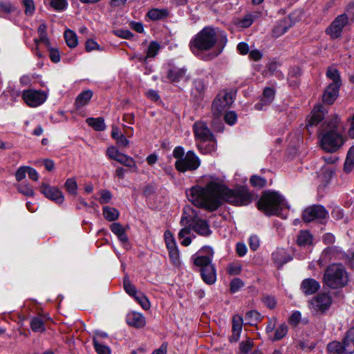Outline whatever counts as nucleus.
<instances>
[{"label":"nucleus","mask_w":354,"mask_h":354,"mask_svg":"<svg viewBox=\"0 0 354 354\" xmlns=\"http://www.w3.org/2000/svg\"><path fill=\"white\" fill-rule=\"evenodd\" d=\"M111 232L115 234L119 241L122 243L125 249H129V238L126 233V229L120 223H113L110 225Z\"/></svg>","instance_id":"18"},{"label":"nucleus","mask_w":354,"mask_h":354,"mask_svg":"<svg viewBox=\"0 0 354 354\" xmlns=\"http://www.w3.org/2000/svg\"><path fill=\"white\" fill-rule=\"evenodd\" d=\"M319 134V141L321 147L326 151L335 152L344 143L342 133L346 130L342 124L341 119L337 115H332L327 120Z\"/></svg>","instance_id":"3"},{"label":"nucleus","mask_w":354,"mask_h":354,"mask_svg":"<svg viewBox=\"0 0 354 354\" xmlns=\"http://www.w3.org/2000/svg\"><path fill=\"white\" fill-rule=\"evenodd\" d=\"M30 326L34 332H43L46 328L44 318L40 316L33 317Z\"/></svg>","instance_id":"35"},{"label":"nucleus","mask_w":354,"mask_h":354,"mask_svg":"<svg viewBox=\"0 0 354 354\" xmlns=\"http://www.w3.org/2000/svg\"><path fill=\"white\" fill-rule=\"evenodd\" d=\"M198 151L203 154H209L214 152L217 148L216 140L213 138L212 140L196 142Z\"/></svg>","instance_id":"25"},{"label":"nucleus","mask_w":354,"mask_h":354,"mask_svg":"<svg viewBox=\"0 0 354 354\" xmlns=\"http://www.w3.org/2000/svg\"><path fill=\"white\" fill-rule=\"evenodd\" d=\"M168 15V11L166 9L153 8L149 10L147 16L153 21L160 20L166 17Z\"/></svg>","instance_id":"32"},{"label":"nucleus","mask_w":354,"mask_h":354,"mask_svg":"<svg viewBox=\"0 0 354 354\" xmlns=\"http://www.w3.org/2000/svg\"><path fill=\"white\" fill-rule=\"evenodd\" d=\"M47 27L45 24H41L38 28V35L39 38H36L34 39L35 44L36 45L35 48V53L39 57H41L43 55L41 52L39 50V45L40 43L44 44L47 48H50V40L47 36Z\"/></svg>","instance_id":"17"},{"label":"nucleus","mask_w":354,"mask_h":354,"mask_svg":"<svg viewBox=\"0 0 354 354\" xmlns=\"http://www.w3.org/2000/svg\"><path fill=\"white\" fill-rule=\"evenodd\" d=\"M169 257L171 263L175 266L180 264L179 250L177 247L168 249Z\"/></svg>","instance_id":"41"},{"label":"nucleus","mask_w":354,"mask_h":354,"mask_svg":"<svg viewBox=\"0 0 354 354\" xmlns=\"http://www.w3.org/2000/svg\"><path fill=\"white\" fill-rule=\"evenodd\" d=\"M341 343L345 354L354 353V327L350 328L346 332Z\"/></svg>","instance_id":"19"},{"label":"nucleus","mask_w":354,"mask_h":354,"mask_svg":"<svg viewBox=\"0 0 354 354\" xmlns=\"http://www.w3.org/2000/svg\"><path fill=\"white\" fill-rule=\"evenodd\" d=\"M348 23V18L347 15L342 14L338 15L326 29V32L333 39L338 38L341 36L344 28Z\"/></svg>","instance_id":"12"},{"label":"nucleus","mask_w":354,"mask_h":354,"mask_svg":"<svg viewBox=\"0 0 354 354\" xmlns=\"http://www.w3.org/2000/svg\"><path fill=\"white\" fill-rule=\"evenodd\" d=\"M50 4L53 9L57 11L64 10L68 5L66 0H51Z\"/></svg>","instance_id":"53"},{"label":"nucleus","mask_w":354,"mask_h":354,"mask_svg":"<svg viewBox=\"0 0 354 354\" xmlns=\"http://www.w3.org/2000/svg\"><path fill=\"white\" fill-rule=\"evenodd\" d=\"M23 4L25 7V12L28 15H31L35 11V4L33 0H23Z\"/></svg>","instance_id":"59"},{"label":"nucleus","mask_w":354,"mask_h":354,"mask_svg":"<svg viewBox=\"0 0 354 354\" xmlns=\"http://www.w3.org/2000/svg\"><path fill=\"white\" fill-rule=\"evenodd\" d=\"M17 189L20 193L26 196H32L34 195L32 187L27 183L19 184L17 186Z\"/></svg>","instance_id":"46"},{"label":"nucleus","mask_w":354,"mask_h":354,"mask_svg":"<svg viewBox=\"0 0 354 354\" xmlns=\"http://www.w3.org/2000/svg\"><path fill=\"white\" fill-rule=\"evenodd\" d=\"M186 70L174 67L168 71L167 77L171 82H179L185 77Z\"/></svg>","instance_id":"28"},{"label":"nucleus","mask_w":354,"mask_h":354,"mask_svg":"<svg viewBox=\"0 0 354 354\" xmlns=\"http://www.w3.org/2000/svg\"><path fill=\"white\" fill-rule=\"evenodd\" d=\"M40 192L48 199L57 204H62L64 201V196L62 191L57 187H52L46 183L40 186Z\"/></svg>","instance_id":"15"},{"label":"nucleus","mask_w":354,"mask_h":354,"mask_svg":"<svg viewBox=\"0 0 354 354\" xmlns=\"http://www.w3.org/2000/svg\"><path fill=\"white\" fill-rule=\"evenodd\" d=\"M252 339L249 338L245 342H241L240 344V351L243 354H247L252 348Z\"/></svg>","instance_id":"56"},{"label":"nucleus","mask_w":354,"mask_h":354,"mask_svg":"<svg viewBox=\"0 0 354 354\" xmlns=\"http://www.w3.org/2000/svg\"><path fill=\"white\" fill-rule=\"evenodd\" d=\"M327 216L328 212L322 205L309 207L303 213V219L308 223L315 220L322 221Z\"/></svg>","instance_id":"13"},{"label":"nucleus","mask_w":354,"mask_h":354,"mask_svg":"<svg viewBox=\"0 0 354 354\" xmlns=\"http://www.w3.org/2000/svg\"><path fill=\"white\" fill-rule=\"evenodd\" d=\"M118 162L124 165L126 167L132 168L135 171H137L138 170L135 160L131 157L125 154H123L122 156H121V158L119 159Z\"/></svg>","instance_id":"45"},{"label":"nucleus","mask_w":354,"mask_h":354,"mask_svg":"<svg viewBox=\"0 0 354 354\" xmlns=\"http://www.w3.org/2000/svg\"><path fill=\"white\" fill-rule=\"evenodd\" d=\"M64 37L67 45L70 48H75L77 44V37L76 34L70 30H67L64 32Z\"/></svg>","instance_id":"37"},{"label":"nucleus","mask_w":354,"mask_h":354,"mask_svg":"<svg viewBox=\"0 0 354 354\" xmlns=\"http://www.w3.org/2000/svg\"><path fill=\"white\" fill-rule=\"evenodd\" d=\"M332 301L329 294L320 293L310 301L309 308L315 314H324L330 308Z\"/></svg>","instance_id":"8"},{"label":"nucleus","mask_w":354,"mask_h":354,"mask_svg":"<svg viewBox=\"0 0 354 354\" xmlns=\"http://www.w3.org/2000/svg\"><path fill=\"white\" fill-rule=\"evenodd\" d=\"M127 324L135 328H142L146 324L145 317L142 313L131 312L127 315Z\"/></svg>","instance_id":"21"},{"label":"nucleus","mask_w":354,"mask_h":354,"mask_svg":"<svg viewBox=\"0 0 354 354\" xmlns=\"http://www.w3.org/2000/svg\"><path fill=\"white\" fill-rule=\"evenodd\" d=\"M242 267L239 263H232L227 267V273L230 275H238L241 272Z\"/></svg>","instance_id":"54"},{"label":"nucleus","mask_w":354,"mask_h":354,"mask_svg":"<svg viewBox=\"0 0 354 354\" xmlns=\"http://www.w3.org/2000/svg\"><path fill=\"white\" fill-rule=\"evenodd\" d=\"M193 131L196 142L212 140L214 138L207 124L203 121L196 122L193 126Z\"/></svg>","instance_id":"14"},{"label":"nucleus","mask_w":354,"mask_h":354,"mask_svg":"<svg viewBox=\"0 0 354 354\" xmlns=\"http://www.w3.org/2000/svg\"><path fill=\"white\" fill-rule=\"evenodd\" d=\"M242 327V317L239 315H235L232 319V335L230 338L231 342H236L240 339Z\"/></svg>","instance_id":"20"},{"label":"nucleus","mask_w":354,"mask_h":354,"mask_svg":"<svg viewBox=\"0 0 354 354\" xmlns=\"http://www.w3.org/2000/svg\"><path fill=\"white\" fill-rule=\"evenodd\" d=\"M160 45L156 41H151L147 48L146 56L136 55L140 62H146L148 58L154 57L158 53Z\"/></svg>","instance_id":"27"},{"label":"nucleus","mask_w":354,"mask_h":354,"mask_svg":"<svg viewBox=\"0 0 354 354\" xmlns=\"http://www.w3.org/2000/svg\"><path fill=\"white\" fill-rule=\"evenodd\" d=\"M188 200L195 206L209 211L217 209L225 201L234 205H247L253 196L247 187L231 189L218 180L207 183L205 187L196 185L186 192Z\"/></svg>","instance_id":"1"},{"label":"nucleus","mask_w":354,"mask_h":354,"mask_svg":"<svg viewBox=\"0 0 354 354\" xmlns=\"http://www.w3.org/2000/svg\"><path fill=\"white\" fill-rule=\"evenodd\" d=\"M88 126L93 127L95 131H104L106 128L104 120L102 118H89L86 120Z\"/></svg>","instance_id":"33"},{"label":"nucleus","mask_w":354,"mask_h":354,"mask_svg":"<svg viewBox=\"0 0 354 354\" xmlns=\"http://www.w3.org/2000/svg\"><path fill=\"white\" fill-rule=\"evenodd\" d=\"M326 76L332 82L326 88L323 94V100L324 102L331 104L338 96L341 80L338 71L334 67L328 68Z\"/></svg>","instance_id":"6"},{"label":"nucleus","mask_w":354,"mask_h":354,"mask_svg":"<svg viewBox=\"0 0 354 354\" xmlns=\"http://www.w3.org/2000/svg\"><path fill=\"white\" fill-rule=\"evenodd\" d=\"M347 133L349 138H354V114L347 119Z\"/></svg>","instance_id":"61"},{"label":"nucleus","mask_w":354,"mask_h":354,"mask_svg":"<svg viewBox=\"0 0 354 354\" xmlns=\"http://www.w3.org/2000/svg\"><path fill=\"white\" fill-rule=\"evenodd\" d=\"M201 165L199 157L193 151H188L183 159L176 160L175 167L180 172L194 171Z\"/></svg>","instance_id":"7"},{"label":"nucleus","mask_w":354,"mask_h":354,"mask_svg":"<svg viewBox=\"0 0 354 354\" xmlns=\"http://www.w3.org/2000/svg\"><path fill=\"white\" fill-rule=\"evenodd\" d=\"M203 280L207 284H214L216 281V269L212 266L205 267L201 269Z\"/></svg>","instance_id":"26"},{"label":"nucleus","mask_w":354,"mask_h":354,"mask_svg":"<svg viewBox=\"0 0 354 354\" xmlns=\"http://www.w3.org/2000/svg\"><path fill=\"white\" fill-rule=\"evenodd\" d=\"M297 242L301 247L310 245L313 243V236L308 231H301L297 236Z\"/></svg>","instance_id":"31"},{"label":"nucleus","mask_w":354,"mask_h":354,"mask_svg":"<svg viewBox=\"0 0 354 354\" xmlns=\"http://www.w3.org/2000/svg\"><path fill=\"white\" fill-rule=\"evenodd\" d=\"M233 102L234 97L232 93L226 92L219 93L212 103V113L216 117H221Z\"/></svg>","instance_id":"9"},{"label":"nucleus","mask_w":354,"mask_h":354,"mask_svg":"<svg viewBox=\"0 0 354 354\" xmlns=\"http://www.w3.org/2000/svg\"><path fill=\"white\" fill-rule=\"evenodd\" d=\"M224 119L227 124L233 125L237 120V115L234 111H229L225 115Z\"/></svg>","instance_id":"60"},{"label":"nucleus","mask_w":354,"mask_h":354,"mask_svg":"<svg viewBox=\"0 0 354 354\" xmlns=\"http://www.w3.org/2000/svg\"><path fill=\"white\" fill-rule=\"evenodd\" d=\"M249 245L251 250L255 251L259 246V239L256 235H252L249 238Z\"/></svg>","instance_id":"64"},{"label":"nucleus","mask_w":354,"mask_h":354,"mask_svg":"<svg viewBox=\"0 0 354 354\" xmlns=\"http://www.w3.org/2000/svg\"><path fill=\"white\" fill-rule=\"evenodd\" d=\"M93 96V92L91 90H86L80 93L75 100L77 109H80L88 103Z\"/></svg>","instance_id":"30"},{"label":"nucleus","mask_w":354,"mask_h":354,"mask_svg":"<svg viewBox=\"0 0 354 354\" xmlns=\"http://www.w3.org/2000/svg\"><path fill=\"white\" fill-rule=\"evenodd\" d=\"M103 216L109 221H116L119 217V212L117 209L110 206L103 207Z\"/></svg>","instance_id":"34"},{"label":"nucleus","mask_w":354,"mask_h":354,"mask_svg":"<svg viewBox=\"0 0 354 354\" xmlns=\"http://www.w3.org/2000/svg\"><path fill=\"white\" fill-rule=\"evenodd\" d=\"M48 49L49 50V56L52 62L55 63L59 62L60 61V55L58 50L51 47L50 45V48H48Z\"/></svg>","instance_id":"62"},{"label":"nucleus","mask_w":354,"mask_h":354,"mask_svg":"<svg viewBox=\"0 0 354 354\" xmlns=\"http://www.w3.org/2000/svg\"><path fill=\"white\" fill-rule=\"evenodd\" d=\"M48 97V93L41 90L28 89L22 93L24 102L30 107H37L44 104Z\"/></svg>","instance_id":"10"},{"label":"nucleus","mask_w":354,"mask_h":354,"mask_svg":"<svg viewBox=\"0 0 354 354\" xmlns=\"http://www.w3.org/2000/svg\"><path fill=\"white\" fill-rule=\"evenodd\" d=\"M191 220L187 216V213L184 212L180 223L183 225L189 223L192 225V229L198 234L202 236H208L211 233L209 226L207 223L202 219H194L192 223Z\"/></svg>","instance_id":"11"},{"label":"nucleus","mask_w":354,"mask_h":354,"mask_svg":"<svg viewBox=\"0 0 354 354\" xmlns=\"http://www.w3.org/2000/svg\"><path fill=\"white\" fill-rule=\"evenodd\" d=\"M164 236L167 250L177 247L174 236L171 232L166 231L165 232Z\"/></svg>","instance_id":"55"},{"label":"nucleus","mask_w":354,"mask_h":354,"mask_svg":"<svg viewBox=\"0 0 354 354\" xmlns=\"http://www.w3.org/2000/svg\"><path fill=\"white\" fill-rule=\"evenodd\" d=\"M325 111L322 105H317L314 107L310 116L308 118L307 127L318 124L324 118Z\"/></svg>","instance_id":"22"},{"label":"nucleus","mask_w":354,"mask_h":354,"mask_svg":"<svg viewBox=\"0 0 354 354\" xmlns=\"http://www.w3.org/2000/svg\"><path fill=\"white\" fill-rule=\"evenodd\" d=\"M227 39L223 32H217L211 26L205 27L189 41V48L197 57L212 60L223 50Z\"/></svg>","instance_id":"2"},{"label":"nucleus","mask_w":354,"mask_h":354,"mask_svg":"<svg viewBox=\"0 0 354 354\" xmlns=\"http://www.w3.org/2000/svg\"><path fill=\"white\" fill-rule=\"evenodd\" d=\"M100 197V203L102 204L108 203L112 198V194L108 190L104 189L101 190L99 193Z\"/></svg>","instance_id":"57"},{"label":"nucleus","mask_w":354,"mask_h":354,"mask_svg":"<svg viewBox=\"0 0 354 354\" xmlns=\"http://www.w3.org/2000/svg\"><path fill=\"white\" fill-rule=\"evenodd\" d=\"M354 165V145L351 147L348 151L346 158L344 162V170L350 171Z\"/></svg>","instance_id":"40"},{"label":"nucleus","mask_w":354,"mask_h":354,"mask_svg":"<svg viewBox=\"0 0 354 354\" xmlns=\"http://www.w3.org/2000/svg\"><path fill=\"white\" fill-rule=\"evenodd\" d=\"M191 229L188 227H185L178 233V237L181 239V244L185 246H188L191 242L192 239L188 235L190 234Z\"/></svg>","instance_id":"38"},{"label":"nucleus","mask_w":354,"mask_h":354,"mask_svg":"<svg viewBox=\"0 0 354 354\" xmlns=\"http://www.w3.org/2000/svg\"><path fill=\"white\" fill-rule=\"evenodd\" d=\"M319 288V283L311 278L304 279L301 284V288L306 295H312L316 292Z\"/></svg>","instance_id":"23"},{"label":"nucleus","mask_w":354,"mask_h":354,"mask_svg":"<svg viewBox=\"0 0 354 354\" xmlns=\"http://www.w3.org/2000/svg\"><path fill=\"white\" fill-rule=\"evenodd\" d=\"M93 345L98 354H111V353L110 348L102 342H98L97 338L93 339Z\"/></svg>","instance_id":"42"},{"label":"nucleus","mask_w":354,"mask_h":354,"mask_svg":"<svg viewBox=\"0 0 354 354\" xmlns=\"http://www.w3.org/2000/svg\"><path fill=\"white\" fill-rule=\"evenodd\" d=\"M250 183L254 187L262 188L266 184L265 178L257 175H253L250 178Z\"/></svg>","instance_id":"51"},{"label":"nucleus","mask_w":354,"mask_h":354,"mask_svg":"<svg viewBox=\"0 0 354 354\" xmlns=\"http://www.w3.org/2000/svg\"><path fill=\"white\" fill-rule=\"evenodd\" d=\"M133 297L143 309H149L150 302L149 299L147 298V297L145 296L142 293L138 292Z\"/></svg>","instance_id":"47"},{"label":"nucleus","mask_w":354,"mask_h":354,"mask_svg":"<svg viewBox=\"0 0 354 354\" xmlns=\"http://www.w3.org/2000/svg\"><path fill=\"white\" fill-rule=\"evenodd\" d=\"M253 21V16L251 14H248L243 18L238 19L236 24L241 28H248L252 24Z\"/></svg>","instance_id":"44"},{"label":"nucleus","mask_w":354,"mask_h":354,"mask_svg":"<svg viewBox=\"0 0 354 354\" xmlns=\"http://www.w3.org/2000/svg\"><path fill=\"white\" fill-rule=\"evenodd\" d=\"M274 91L271 88H266L263 93L262 101L265 100V104L269 105L273 100Z\"/></svg>","instance_id":"50"},{"label":"nucleus","mask_w":354,"mask_h":354,"mask_svg":"<svg viewBox=\"0 0 354 354\" xmlns=\"http://www.w3.org/2000/svg\"><path fill=\"white\" fill-rule=\"evenodd\" d=\"M348 281V274L341 263H333L325 270L322 278L324 286L331 289L341 288Z\"/></svg>","instance_id":"5"},{"label":"nucleus","mask_w":354,"mask_h":354,"mask_svg":"<svg viewBox=\"0 0 354 354\" xmlns=\"http://www.w3.org/2000/svg\"><path fill=\"white\" fill-rule=\"evenodd\" d=\"M288 332V326L286 324H281L277 328H276L274 336L272 337L270 335L269 338L272 341H277L282 339Z\"/></svg>","instance_id":"36"},{"label":"nucleus","mask_w":354,"mask_h":354,"mask_svg":"<svg viewBox=\"0 0 354 354\" xmlns=\"http://www.w3.org/2000/svg\"><path fill=\"white\" fill-rule=\"evenodd\" d=\"M106 153H107V156L111 159L115 160L118 162H119V159H120L121 156H122V155L124 154V153L120 152L115 147H109L107 149Z\"/></svg>","instance_id":"52"},{"label":"nucleus","mask_w":354,"mask_h":354,"mask_svg":"<svg viewBox=\"0 0 354 354\" xmlns=\"http://www.w3.org/2000/svg\"><path fill=\"white\" fill-rule=\"evenodd\" d=\"M257 205L258 208L267 215H277L283 218L287 217L286 212H286L288 207L284 198L277 192H264Z\"/></svg>","instance_id":"4"},{"label":"nucleus","mask_w":354,"mask_h":354,"mask_svg":"<svg viewBox=\"0 0 354 354\" xmlns=\"http://www.w3.org/2000/svg\"><path fill=\"white\" fill-rule=\"evenodd\" d=\"M200 252L201 253H205V255L195 254L193 256L192 259L194 264L201 268H204L207 266H212L213 265L211 263L214 255L213 249L211 247L205 246L202 248Z\"/></svg>","instance_id":"16"},{"label":"nucleus","mask_w":354,"mask_h":354,"mask_svg":"<svg viewBox=\"0 0 354 354\" xmlns=\"http://www.w3.org/2000/svg\"><path fill=\"white\" fill-rule=\"evenodd\" d=\"M113 33L116 36L123 39H130L133 36L132 32L127 29H118L114 30Z\"/></svg>","instance_id":"58"},{"label":"nucleus","mask_w":354,"mask_h":354,"mask_svg":"<svg viewBox=\"0 0 354 354\" xmlns=\"http://www.w3.org/2000/svg\"><path fill=\"white\" fill-rule=\"evenodd\" d=\"M28 174V166L19 167L15 174V178L17 181H21L26 178Z\"/></svg>","instance_id":"63"},{"label":"nucleus","mask_w":354,"mask_h":354,"mask_svg":"<svg viewBox=\"0 0 354 354\" xmlns=\"http://www.w3.org/2000/svg\"><path fill=\"white\" fill-rule=\"evenodd\" d=\"M287 22L285 20L280 21L273 30V34L275 37H279L283 35L288 30Z\"/></svg>","instance_id":"48"},{"label":"nucleus","mask_w":354,"mask_h":354,"mask_svg":"<svg viewBox=\"0 0 354 354\" xmlns=\"http://www.w3.org/2000/svg\"><path fill=\"white\" fill-rule=\"evenodd\" d=\"M272 258L277 267H281L284 263L291 260L290 257L287 254L286 251L282 248L277 249L272 254Z\"/></svg>","instance_id":"24"},{"label":"nucleus","mask_w":354,"mask_h":354,"mask_svg":"<svg viewBox=\"0 0 354 354\" xmlns=\"http://www.w3.org/2000/svg\"><path fill=\"white\" fill-rule=\"evenodd\" d=\"M327 350L330 353L345 354L341 342L333 341L327 345Z\"/></svg>","instance_id":"39"},{"label":"nucleus","mask_w":354,"mask_h":354,"mask_svg":"<svg viewBox=\"0 0 354 354\" xmlns=\"http://www.w3.org/2000/svg\"><path fill=\"white\" fill-rule=\"evenodd\" d=\"M335 171V166L333 165H325L320 169L318 176L324 183L328 182Z\"/></svg>","instance_id":"29"},{"label":"nucleus","mask_w":354,"mask_h":354,"mask_svg":"<svg viewBox=\"0 0 354 354\" xmlns=\"http://www.w3.org/2000/svg\"><path fill=\"white\" fill-rule=\"evenodd\" d=\"M64 187L68 193L76 195L77 189V184L74 178H68L65 182Z\"/></svg>","instance_id":"49"},{"label":"nucleus","mask_w":354,"mask_h":354,"mask_svg":"<svg viewBox=\"0 0 354 354\" xmlns=\"http://www.w3.org/2000/svg\"><path fill=\"white\" fill-rule=\"evenodd\" d=\"M123 286L126 292L131 297H134L138 293L135 286L131 283L127 276L124 277Z\"/></svg>","instance_id":"43"}]
</instances>
